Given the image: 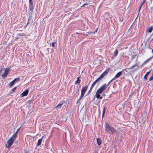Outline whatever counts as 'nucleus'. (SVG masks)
<instances>
[{
    "label": "nucleus",
    "instance_id": "1",
    "mask_svg": "<svg viewBox=\"0 0 153 153\" xmlns=\"http://www.w3.org/2000/svg\"><path fill=\"white\" fill-rule=\"evenodd\" d=\"M107 88V85L106 84H104L102 85L97 91L95 97L97 99H102V97H100V94Z\"/></svg>",
    "mask_w": 153,
    "mask_h": 153
},
{
    "label": "nucleus",
    "instance_id": "2",
    "mask_svg": "<svg viewBox=\"0 0 153 153\" xmlns=\"http://www.w3.org/2000/svg\"><path fill=\"white\" fill-rule=\"evenodd\" d=\"M105 128L106 131L107 132L109 133L111 132L112 134H114L117 132L115 129L108 123H105Z\"/></svg>",
    "mask_w": 153,
    "mask_h": 153
},
{
    "label": "nucleus",
    "instance_id": "3",
    "mask_svg": "<svg viewBox=\"0 0 153 153\" xmlns=\"http://www.w3.org/2000/svg\"><path fill=\"white\" fill-rule=\"evenodd\" d=\"M16 137L13 135L11 138L7 141L6 144V147L9 149L10 148L16 140Z\"/></svg>",
    "mask_w": 153,
    "mask_h": 153
},
{
    "label": "nucleus",
    "instance_id": "4",
    "mask_svg": "<svg viewBox=\"0 0 153 153\" xmlns=\"http://www.w3.org/2000/svg\"><path fill=\"white\" fill-rule=\"evenodd\" d=\"M88 88V85L83 87L82 88L81 94L84 95Z\"/></svg>",
    "mask_w": 153,
    "mask_h": 153
},
{
    "label": "nucleus",
    "instance_id": "5",
    "mask_svg": "<svg viewBox=\"0 0 153 153\" xmlns=\"http://www.w3.org/2000/svg\"><path fill=\"white\" fill-rule=\"evenodd\" d=\"M28 92L29 90L28 89H26L25 91H23L21 94V97H23L27 96L28 94Z\"/></svg>",
    "mask_w": 153,
    "mask_h": 153
},
{
    "label": "nucleus",
    "instance_id": "6",
    "mask_svg": "<svg viewBox=\"0 0 153 153\" xmlns=\"http://www.w3.org/2000/svg\"><path fill=\"white\" fill-rule=\"evenodd\" d=\"M9 71L8 69L6 68L4 73L2 75V77L4 79L7 76Z\"/></svg>",
    "mask_w": 153,
    "mask_h": 153
},
{
    "label": "nucleus",
    "instance_id": "7",
    "mask_svg": "<svg viewBox=\"0 0 153 153\" xmlns=\"http://www.w3.org/2000/svg\"><path fill=\"white\" fill-rule=\"evenodd\" d=\"M123 72V71H121L117 73L113 79H115L116 78L119 77L121 75Z\"/></svg>",
    "mask_w": 153,
    "mask_h": 153
},
{
    "label": "nucleus",
    "instance_id": "8",
    "mask_svg": "<svg viewBox=\"0 0 153 153\" xmlns=\"http://www.w3.org/2000/svg\"><path fill=\"white\" fill-rule=\"evenodd\" d=\"M43 137L44 136H42L41 138L39 139L38 140L37 143V146H39L41 144L42 142V140Z\"/></svg>",
    "mask_w": 153,
    "mask_h": 153
},
{
    "label": "nucleus",
    "instance_id": "9",
    "mask_svg": "<svg viewBox=\"0 0 153 153\" xmlns=\"http://www.w3.org/2000/svg\"><path fill=\"white\" fill-rule=\"evenodd\" d=\"M29 8L30 11H33V4H29Z\"/></svg>",
    "mask_w": 153,
    "mask_h": 153
},
{
    "label": "nucleus",
    "instance_id": "10",
    "mask_svg": "<svg viewBox=\"0 0 153 153\" xmlns=\"http://www.w3.org/2000/svg\"><path fill=\"white\" fill-rule=\"evenodd\" d=\"M146 2V1H145V0H143L142 2L141 3V4H140V5L139 7V10H138V11H139V12H140V10L142 6L144 4V3H145V2Z\"/></svg>",
    "mask_w": 153,
    "mask_h": 153
},
{
    "label": "nucleus",
    "instance_id": "11",
    "mask_svg": "<svg viewBox=\"0 0 153 153\" xmlns=\"http://www.w3.org/2000/svg\"><path fill=\"white\" fill-rule=\"evenodd\" d=\"M63 102H60V103H59L58 105H57L56 107L55 108L56 109L60 108L62 105H63Z\"/></svg>",
    "mask_w": 153,
    "mask_h": 153
},
{
    "label": "nucleus",
    "instance_id": "12",
    "mask_svg": "<svg viewBox=\"0 0 153 153\" xmlns=\"http://www.w3.org/2000/svg\"><path fill=\"white\" fill-rule=\"evenodd\" d=\"M20 128H21V127H20V128H18L17 129V131L15 133H14L13 134V135L15 137H17L18 136V131L20 130Z\"/></svg>",
    "mask_w": 153,
    "mask_h": 153
},
{
    "label": "nucleus",
    "instance_id": "13",
    "mask_svg": "<svg viewBox=\"0 0 153 153\" xmlns=\"http://www.w3.org/2000/svg\"><path fill=\"white\" fill-rule=\"evenodd\" d=\"M79 77H77V80H76L75 83V84H80L81 80L79 79Z\"/></svg>",
    "mask_w": 153,
    "mask_h": 153
},
{
    "label": "nucleus",
    "instance_id": "14",
    "mask_svg": "<svg viewBox=\"0 0 153 153\" xmlns=\"http://www.w3.org/2000/svg\"><path fill=\"white\" fill-rule=\"evenodd\" d=\"M97 142L98 145L99 146L101 143V140L99 138H97Z\"/></svg>",
    "mask_w": 153,
    "mask_h": 153
},
{
    "label": "nucleus",
    "instance_id": "15",
    "mask_svg": "<svg viewBox=\"0 0 153 153\" xmlns=\"http://www.w3.org/2000/svg\"><path fill=\"white\" fill-rule=\"evenodd\" d=\"M105 109H106L105 107V106H104V107H103V111L102 114V119H103V117H104V115L105 113Z\"/></svg>",
    "mask_w": 153,
    "mask_h": 153
},
{
    "label": "nucleus",
    "instance_id": "16",
    "mask_svg": "<svg viewBox=\"0 0 153 153\" xmlns=\"http://www.w3.org/2000/svg\"><path fill=\"white\" fill-rule=\"evenodd\" d=\"M84 96V95H83V94H81V95H80V96L79 99L77 101V102H76V103H78V102H79L80 101V100L81 99L82 97H83Z\"/></svg>",
    "mask_w": 153,
    "mask_h": 153
},
{
    "label": "nucleus",
    "instance_id": "17",
    "mask_svg": "<svg viewBox=\"0 0 153 153\" xmlns=\"http://www.w3.org/2000/svg\"><path fill=\"white\" fill-rule=\"evenodd\" d=\"M153 29V27L152 26H151L150 28H149L148 32L149 33H151L152 32V31Z\"/></svg>",
    "mask_w": 153,
    "mask_h": 153
},
{
    "label": "nucleus",
    "instance_id": "18",
    "mask_svg": "<svg viewBox=\"0 0 153 153\" xmlns=\"http://www.w3.org/2000/svg\"><path fill=\"white\" fill-rule=\"evenodd\" d=\"M118 51L117 49H116L114 52V56H117L118 54Z\"/></svg>",
    "mask_w": 153,
    "mask_h": 153
},
{
    "label": "nucleus",
    "instance_id": "19",
    "mask_svg": "<svg viewBox=\"0 0 153 153\" xmlns=\"http://www.w3.org/2000/svg\"><path fill=\"white\" fill-rule=\"evenodd\" d=\"M138 65L137 64V63L136 64L133 65H132L131 67L128 68V69H132V68H133L135 66H138Z\"/></svg>",
    "mask_w": 153,
    "mask_h": 153
},
{
    "label": "nucleus",
    "instance_id": "20",
    "mask_svg": "<svg viewBox=\"0 0 153 153\" xmlns=\"http://www.w3.org/2000/svg\"><path fill=\"white\" fill-rule=\"evenodd\" d=\"M15 82L13 80L12 81V82H11L10 83H9V85H10V87H12L14 85V84Z\"/></svg>",
    "mask_w": 153,
    "mask_h": 153
},
{
    "label": "nucleus",
    "instance_id": "21",
    "mask_svg": "<svg viewBox=\"0 0 153 153\" xmlns=\"http://www.w3.org/2000/svg\"><path fill=\"white\" fill-rule=\"evenodd\" d=\"M20 78L19 77H18L15 79L14 80L15 82H18L20 81Z\"/></svg>",
    "mask_w": 153,
    "mask_h": 153
},
{
    "label": "nucleus",
    "instance_id": "22",
    "mask_svg": "<svg viewBox=\"0 0 153 153\" xmlns=\"http://www.w3.org/2000/svg\"><path fill=\"white\" fill-rule=\"evenodd\" d=\"M109 71V70L108 69H107L104 72H103L102 74H103L105 76L108 72Z\"/></svg>",
    "mask_w": 153,
    "mask_h": 153
},
{
    "label": "nucleus",
    "instance_id": "23",
    "mask_svg": "<svg viewBox=\"0 0 153 153\" xmlns=\"http://www.w3.org/2000/svg\"><path fill=\"white\" fill-rule=\"evenodd\" d=\"M150 71L148 72H147L146 73L145 75L144 76V78L146 79L147 76L150 73Z\"/></svg>",
    "mask_w": 153,
    "mask_h": 153
},
{
    "label": "nucleus",
    "instance_id": "24",
    "mask_svg": "<svg viewBox=\"0 0 153 153\" xmlns=\"http://www.w3.org/2000/svg\"><path fill=\"white\" fill-rule=\"evenodd\" d=\"M56 44V42H53L51 43V45L53 47V48H54L55 47V45Z\"/></svg>",
    "mask_w": 153,
    "mask_h": 153
},
{
    "label": "nucleus",
    "instance_id": "25",
    "mask_svg": "<svg viewBox=\"0 0 153 153\" xmlns=\"http://www.w3.org/2000/svg\"><path fill=\"white\" fill-rule=\"evenodd\" d=\"M114 80V79H112L108 83L107 85H107V87Z\"/></svg>",
    "mask_w": 153,
    "mask_h": 153
},
{
    "label": "nucleus",
    "instance_id": "26",
    "mask_svg": "<svg viewBox=\"0 0 153 153\" xmlns=\"http://www.w3.org/2000/svg\"><path fill=\"white\" fill-rule=\"evenodd\" d=\"M96 83L95 82H94L91 85V88H93L94 87V86L96 84Z\"/></svg>",
    "mask_w": 153,
    "mask_h": 153
},
{
    "label": "nucleus",
    "instance_id": "27",
    "mask_svg": "<svg viewBox=\"0 0 153 153\" xmlns=\"http://www.w3.org/2000/svg\"><path fill=\"white\" fill-rule=\"evenodd\" d=\"M104 75L103 74H102L101 75L98 77L99 79H100L101 78H102Z\"/></svg>",
    "mask_w": 153,
    "mask_h": 153
},
{
    "label": "nucleus",
    "instance_id": "28",
    "mask_svg": "<svg viewBox=\"0 0 153 153\" xmlns=\"http://www.w3.org/2000/svg\"><path fill=\"white\" fill-rule=\"evenodd\" d=\"M93 88H91V87H90V89L88 91V94H89L90 93V92H91V91H92V89Z\"/></svg>",
    "mask_w": 153,
    "mask_h": 153
},
{
    "label": "nucleus",
    "instance_id": "29",
    "mask_svg": "<svg viewBox=\"0 0 153 153\" xmlns=\"http://www.w3.org/2000/svg\"><path fill=\"white\" fill-rule=\"evenodd\" d=\"M100 79L98 78L94 82L96 83L97 82L99 81Z\"/></svg>",
    "mask_w": 153,
    "mask_h": 153
},
{
    "label": "nucleus",
    "instance_id": "30",
    "mask_svg": "<svg viewBox=\"0 0 153 153\" xmlns=\"http://www.w3.org/2000/svg\"><path fill=\"white\" fill-rule=\"evenodd\" d=\"M100 79L98 78L94 82L96 83L97 82L99 81Z\"/></svg>",
    "mask_w": 153,
    "mask_h": 153
},
{
    "label": "nucleus",
    "instance_id": "31",
    "mask_svg": "<svg viewBox=\"0 0 153 153\" xmlns=\"http://www.w3.org/2000/svg\"><path fill=\"white\" fill-rule=\"evenodd\" d=\"M153 79V76H152L150 77V78H149V80L151 81Z\"/></svg>",
    "mask_w": 153,
    "mask_h": 153
},
{
    "label": "nucleus",
    "instance_id": "32",
    "mask_svg": "<svg viewBox=\"0 0 153 153\" xmlns=\"http://www.w3.org/2000/svg\"><path fill=\"white\" fill-rule=\"evenodd\" d=\"M33 4L32 0H29V4Z\"/></svg>",
    "mask_w": 153,
    "mask_h": 153
},
{
    "label": "nucleus",
    "instance_id": "33",
    "mask_svg": "<svg viewBox=\"0 0 153 153\" xmlns=\"http://www.w3.org/2000/svg\"><path fill=\"white\" fill-rule=\"evenodd\" d=\"M16 88H17V87H15L13 89H12V91H15L16 90Z\"/></svg>",
    "mask_w": 153,
    "mask_h": 153
},
{
    "label": "nucleus",
    "instance_id": "34",
    "mask_svg": "<svg viewBox=\"0 0 153 153\" xmlns=\"http://www.w3.org/2000/svg\"><path fill=\"white\" fill-rule=\"evenodd\" d=\"M98 28H97L96 29V30H95V31L94 32V33H93V34H94L96 32H97V30H98Z\"/></svg>",
    "mask_w": 153,
    "mask_h": 153
},
{
    "label": "nucleus",
    "instance_id": "35",
    "mask_svg": "<svg viewBox=\"0 0 153 153\" xmlns=\"http://www.w3.org/2000/svg\"><path fill=\"white\" fill-rule=\"evenodd\" d=\"M88 4H84L82 6V7H84L85 5H87Z\"/></svg>",
    "mask_w": 153,
    "mask_h": 153
},
{
    "label": "nucleus",
    "instance_id": "36",
    "mask_svg": "<svg viewBox=\"0 0 153 153\" xmlns=\"http://www.w3.org/2000/svg\"><path fill=\"white\" fill-rule=\"evenodd\" d=\"M94 32H88V33H89V34H91V33H94Z\"/></svg>",
    "mask_w": 153,
    "mask_h": 153
},
{
    "label": "nucleus",
    "instance_id": "37",
    "mask_svg": "<svg viewBox=\"0 0 153 153\" xmlns=\"http://www.w3.org/2000/svg\"><path fill=\"white\" fill-rule=\"evenodd\" d=\"M132 94H130V95L129 96V97H131L132 95Z\"/></svg>",
    "mask_w": 153,
    "mask_h": 153
},
{
    "label": "nucleus",
    "instance_id": "38",
    "mask_svg": "<svg viewBox=\"0 0 153 153\" xmlns=\"http://www.w3.org/2000/svg\"><path fill=\"white\" fill-rule=\"evenodd\" d=\"M30 101H31V100H29V101H28V102H30Z\"/></svg>",
    "mask_w": 153,
    "mask_h": 153
},
{
    "label": "nucleus",
    "instance_id": "39",
    "mask_svg": "<svg viewBox=\"0 0 153 153\" xmlns=\"http://www.w3.org/2000/svg\"><path fill=\"white\" fill-rule=\"evenodd\" d=\"M152 52L153 53V49L152 50Z\"/></svg>",
    "mask_w": 153,
    "mask_h": 153
},
{
    "label": "nucleus",
    "instance_id": "40",
    "mask_svg": "<svg viewBox=\"0 0 153 153\" xmlns=\"http://www.w3.org/2000/svg\"><path fill=\"white\" fill-rule=\"evenodd\" d=\"M151 41H153V38L152 39Z\"/></svg>",
    "mask_w": 153,
    "mask_h": 153
},
{
    "label": "nucleus",
    "instance_id": "41",
    "mask_svg": "<svg viewBox=\"0 0 153 153\" xmlns=\"http://www.w3.org/2000/svg\"><path fill=\"white\" fill-rule=\"evenodd\" d=\"M138 69V68H137V69L136 70H137Z\"/></svg>",
    "mask_w": 153,
    "mask_h": 153
},
{
    "label": "nucleus",
    "instance_id": "42",
    "mask_svg": "<svg viewBox=\"0 0 153 153\" xmlns=\"http://www.w3.org/2000/svg\"><path fill=\"white\" fill-rule=\"evenodd\" d=\"M138 57H137V59H138Z\"/></svg>",
    "mask_w": 153,
    "mask_h": 153
},
{
    "label": "nucleus",
    "instance_id": "43",
    "mask_svg": "<svg viewBox=\"0 0 153 153\" xmlns=\"http://www.w3.org/2000/svg\"><path fill=\"white\" fill-rule=\"evenodd\" d=\"M145 1H146V0H145Z\"/></svg>",
    "mask_w": 153,
    "mask_h": 153
}]
</instances>
